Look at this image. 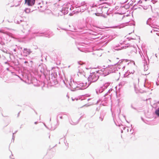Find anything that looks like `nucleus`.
<instances>
[{
	"label": "nucleus",
	"instance_id": "obj_8",
	"mask_svg": "<svg viewBox=\"0 0 159 159\" xmlns=\"http://www.w3.org/2000/svg\"><path fill=\"white\" fill-rule=\"evenodd\" d=\"M60 118L61 119H62V116H61V117H60Z\"/></svg>",
	"mask_w": 159,
	"mask_h": 159
},
{
	"label": "nucleus",
	"instance_id": "obj_5",
	"mask_svg": "<svg viewBox=\"0 0 159 159\" xmlns=\"http://www.w3.org/2000/svg\"><path fill=\"white\" fill-rule=\"evenodd\" d=\"M155 113L156 115L158 116H159V109L158 108L156 110Z\"/></svg>",
	"mask_w": 159,
	"mask_h": 159
},
{
	"label": "nucleus",
	"instance_id": "obj_4",
	"mask_svg": "<svg viewBox=\"0 0 159 159\" xmlns=\"http://www.w3.org/2000/svg\"><path fill=\"white\" fill-rule=\"evenodd\" d=\"M31 51L30 50L25 48L24 50V53L25 54V56H26L27 55L30 54Z\"/></svg>",
	"mask_w": 159,
	"mask_h": 159
},
{
	"label": "nucleus",
	"instance_id": "obj_3",
	"mask_svg": "<svg viewBox=\"0 0 159 159\" xmlns=\"http://www.w3.org/2000/svg\"><path fill=\"white\" fill-rule=\"evenodd\" d=\"M89 78L90 80H91L93 82H95L97 79L96 78L95 75L94 74L92 75Z\"/></svg>",
	"mask_w": 159,
	"mask_h": 159
},
{
	"label": "nucleus",
	"instance_id": "obj_11",
	"mask_svg": "<svg viewBox=\"0 0 159 159\" xmlns=\"http://www.w3.org/2000/svg\"><path fill=\"white\" fill-rule=\"evenodd\" d=\"M19 113H18V116H19Z\"/></svg>",
	"mask_w": 159,
	"mask_h": 159
},
{
	"label": "nucleus",
	"instance_id": "obj_10",
	"mask_svg": "<svg viewBox=\"0 0 159 159\" xmlns=\"http://www.w3.org/2000/svg\"><path fill=\"white\" fill-rule=\"evenodd\" d=\"M124 39H127V38H125V37Z\"/></svg>",
	"mask_w": 159,
	"mask_h": 159
},
{
	"label": "nucleus",
	"instance_id": "obj_1",
	"mask_svg": "<svg viewBox=\"0 0 159 159\" xmlns=\"http://www.w3.org/2000/svg\"><path fill=\"white\" fill-rule=\"evenodd\" d=\"M107 7L104 6H101L97 10V13H95V15L97 16H100L104 12V10L106 9V11L107 10Z\"/></svg>",
	"mask_w": 159,
	"mask_h": 159
},
{
	"label": "nucleus",
	"instance_id": "obj_9",
	"mask_svg": "<svg viewBox=\"0 0 159 159\" xmlns=\"http://www.w3.org/2000/svg\"><path fill=\"white\" fill-rule=\"evenodd\" d=\"M25 63H28V62H27V61H25Z\"/></svg>",
	"mask_w": 159,
	"mask_h": 159
},
{
	"label": "nucleus",
	"instance_id": "obj_6",
	"mask_svg": "<svg viewBox=\"0 0 159 159\" xmlns=\"http://www.w3.org/2000/svg\"><path fill=\"white\" fill-rule=\"evenodd\" d=\"M120 42L121 43H125V40H124L123 39H121V41H120Z\"/></svg>",
	"mask_w": 159,
	"mask_h": 159
},
{
	"label": "nucleus",
	"instance_id": "obj_2",
	"mask_svg": "<svg viewBox=\"0 0 159 159\" xmlns=\"http://www.w3.org/2000/svg\"><path fill=\"white\" fill-rule=\"evenodd\" d=\"M35 0H25V3L28 6H32L35 3Z\"/></svg>",
	"mask_w": 159,
	"mask_h": 159
},
{
	"label": "nucleus",
	"instance_id": "obj_7",
	"mask_svg": "<svg viewBox=\"0 0 159 159\" xmlns=\"http://www.w3.org/2000/svg\"><path fill=\"white\" fill-rule=\"evenodd\" d=\"M0 32L3 33V31L2 30H0Z\"/></svg>",
	"mask_w": 159,
	"mask_h": 159
}]
</instances>
